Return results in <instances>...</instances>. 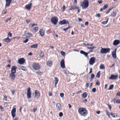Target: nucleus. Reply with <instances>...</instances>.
<instances>
[{
	"instance_id": "37",
	"label": "nucleus",
	"mask_w": 120,
	"mask_h": 120,
	"mask_svg": "<svg viewBox=\"0 0 120 120\" xmlns=\"http://www.w3.org/2000/svg\"><path fill=\"white\" fill-rule=\"evenodd\" d=\"M44 53L42 51H41L40 53L39 56L41 57H43L44 56Z\"/></svg>"
},
{
	"instance_id": "17",
	"label": "nucleus",
	"mask_w": 120,
	"mask_h": 120,
	"mask_svg": "<svg viewBox=\"0 0 120 120\" xmlns=\"http://www.w3.org/2000/svg\"><path fill=\"white\" fill-rule=\"evenodd\" d=\"M6 1V4L5 6H9L12 0H5Z\"/></svg>"
},
{
	"instance_id": "14",
	"label": "nucleus",
	"mask_w": 120,
	"mask_h": 120,
	"mask_svg": "<svg viewBox=\"0 0 120 120\" xmlns=\"http://www.w3.org/2000/svg\"><path fill=\"white\" fill-rule=\"evenodd\" d=\"M80 52L81 54H83L86 57H88V56L87 55L88 54V53L82 50H81L80 51Z\"/></svg>"
},
{
	"instance_id": "13",
	"label": "nucleus",
	"mask_w": 120,
	"mask_h": 120,
	"mask_svg": "<svg viewBox=\"0 0 120 120\" xmlns=\"http://www.w3.org/2000/svg\"><path fill=\"white\" fill-rule=\"evenodd\" d=\"M32 5V4L31 3L28 4L26 5L25 7L26 9L28 10H30L31 7Z\"/></svg>"
},
{
	"instance_id": "27",
	"label": "nucleus",
	"mask_w": 120,
	"mask_h": 120,
	"mask_svg": "<svg viewBox=\"0 0 120 120\" xmlns=\"http://www.w3.org/2000/svg\"><path fill=\"white\" fill-rule=\"evenodd\" d=\"M110 114L112 117L114 118L116 117L117 116V114L114 113H112V112H111Z\"/></svg>"
},
{
	"instance_id": "53",
	"label": "nucleus",
	"mask_w": 120,
	"mask_h": 120,
	"mask_svg": "<svg viewBox=\"0 0 120 120\" xmlns=\"http://www.w3.org/2000/svg\"><path fill=\"white\" fill-rule=\"evenodd\" d=\"M37 109V107H36L35 108V107H34L33 109V111L34 112H36V111Z\"/></svg>"
},
{
	"instance_id": "24",
	"label": "nucleus",
	"mask_w": 120,
	"mask_h": 120,
	"mask_svg": "<svg viewBox=\"0 0 120 120\" xmlns=\"http://www.w3.org/2000/svg\"><path fill=\"white\" fill-rule=\"evenodd\" d=\"M52 61H48L47 62V65L49 66H51L52 64Z\"/></svg>"
},
{
	"instance_id": "25",
	"label": "nucleus",
	"mask_w": 120,
	"mask_h": 120,
	"mask_svg": "<svg viewBox=\"0 0 120 120\" xmlns=\"http://www.w3.org/2000/svg\"><path fill=\"white\" fill-rule=\"evenodd\" d=\"M112 57L114 59H116V52H112Z\"/></svg>"
},
{
	"instance_id": "44",
	"label": "nucleus",
	"mask_w": 120,
	"mask_h": 120,
	"mask_svg": "<svg viewBox=\"0 0 120 120\" xmlns=\"http://www.w3.org/2000/svg\"><path fill=\"white\" fill-rule=\"evenodd\" d=\"M65 7L64 5H63V7L61 8V9L62 11H64L65 10Z\"/></svg>"
},
{
	"instance_id": "55",
	"label": "nucleus",
	"mask_w": 120,
	"mask_h": 120,
	"mask_svg": "<svg viewBox=\"0 0 120 120\" xmlns=\"http://www.w3.org/2000/svg\"><path fill=\"white\" fill-rule=\"evenodd\" d=\"M11 19V17L8 19L6 20L5 21V22H7L8 21H10Z\"/></svg>"
},
{
	"instance_id": "38",
	"label": "nucleus",
	"mask_w": 120,
	"mask_h": 120,
	"mask_svg": "<svg viewBox=\"0 0 120 120\" xmlns=\"http://www.w3.org/2000/svg\"><path fill=\"white\" fill-rule=\"evenodd\" d=\"M100 68L101 69H103L105 68V67L104 65L103 64H101L100 66Z\"/></svg>"
},
{
	"instance_id": "23",
	"label": "nucleus",
	"mask_w": 120,
	"mask_h": 120,
	"mask_svg": "<svg viewBox=\"0 0 120 120\" xmlns=\"http://www.w3.org/2000/svg\"><path fill=\"white\" fill-rule=\"evenodd\" d=\"M55 87H56V85L57 84L58 81V79L57 78H55Z\"/></svg>"
},
{
	"instance_id": "29",
	"label": "nucleus",
	"mask_w": 120,
	"mask_h": 120,
	"mask_svg": "<svg viewBox=\"0 0 120 120\" xmlns=\"http://www.w3.org/2000/svg\"><path fill=\"white\" fill-rule=\"evenodd\" d=\"M30 47L31 48H37V44H34L30 46Z\"/></svg>"
},
{
	"instance_id": "50",
	"label": "nucleus",
	"mask_w": 120,
	"mask_h": 120,
	"mask_svg": "<svg viewBox=\"0 0 120 120\" xmlns=\"http://www.w3.org/2000/svg\"><path fill=\"white\" fill-rule=\"evenodd\" d=\"M105 111L106 112V115H107L109 118H110L109 114V112H108L107 110H106Z\"/></svg>"
},
{
	"instance_id": "36",
	"label": "nucleus",
	"mask_w": 120,
	"mask_h": 120,
	"mask_svg": "<svg viewBox=\"0 0 120 120\" xmlns=\"http://www.w3.org/2000/svg\"><path fill=\"white\" fill-rule=\"evenodd\" d=\"M21 69L25 71H26L27 70L26 67L23 66L21 67Z\"/></svg>"
},
{
	"instance_id": "8",
	"label": "nucleus",
	"mask_w": 120,
	"mask_h": 120,
	"mask_svg": "<svg viewBox=\"0 0 120 120\" xmlns=\"http://www.w3.org/2000/svg\"><path fill=\"white\" fill-rule=\"evenodd\" d=\"M95 58L94 57H91L89 60V64H90L92 65L95 62Z\"/></svg>"
},
{
	"instance_id": "63",
	"label": "nucleus",
	"mask_w": 120,
	"mask_h": 120,
	"mask_svg": "<svg viewBox=\"0 0 120 120\" xmlns=\"http://www.w3.org/2000/svg\"><path fill=\"white\" fill-rule=\"evenodd\" d=\"M85 25L86 26H87L88 25V22H85Z\"/></svg>"
},
{
	"instance_id": "21",
	"label": "nucleus",
	"mask_w": 120,
	"mask_h": 120,
	"mask_svg": "<svg viewBox=\"0 0 120 120\" xmlns=\"http://www.w3.org/2000/svg\"><path fill=\"white\" fill-rule=\"evenodd\" d=\"M77 8V7L74 5H72L71 7H70L69 10H71L72 9L74 10Z\"/></svg>"
},
{
	"instance_id": "42",
	"label": "nucleus",
	"mask_w": 120,
	"mask_h": 120,
	"mask_svg": "<svg viewBox=\"0 0 120 120\" xmlns=\"http://www.w3.org/2000/svg\"><path fill=\"white\" fill-rule=\"evenodd\" d=\"M95 48V46H93L92 47H87V48L89 49H92V50L94 48Z\"/></svg>"
},
{
	"instance_id": "9",
	"label": "nucleus",
	"mask_w": 120,
	"mask_h": 120,
	"mask_svg": "<svg viewBox=\"0 0 120 120\" xmlns=\"http://www.w3.org/2000/svg\"><path fill=\"white\" fill-rule=\"evenodd\" d=\"M31 93L30 91V87H29L27 90V97L29 98L31 97Z\"/></svg>"
},
{
	"instance_id": "10",
	"label": "nucleus",
	"mask_w": 120,
	"mask_h": 120,
	"mask_svg": "<svg viewBox=\"0 0 120 120\" xmlns=\"http://www.w3.org/2000/svg\"><path fill=\"white\" fill-rule=\"evenodd\" d=\"M118 75H112L109 78V79H116L117 78Z\"/></svg>"
},
{
	"instance_id": "11",
	"label": "nucleus",
	"mask_w": 120,
	"mask_h": 120,
	"mask_svg": "<svg viewBox=\"0 0 120 120\" xmlns=\"http://www.w3.org/2000/svg\"><path fill=\"white\" fill-rule=\"evenodd\" d=\"M60 64L61 67L64 69L65 68L64 62V60L63 59H62L60 62Z\"/></svg>"
},
{
	"instance_id": "47",
	"label": "nucleus",
	"mask_w": 120,
	"mask_h": 120,
	"mask_svg": "<svg viewBox=\"0 0 120 120\" xmlns=\"http://www.w3.org/2000/svg\"><path fill=\"white\" fill-rule=\"evenodd\" d=\"M95 85L99 86L100 85V83L98 81H97L96 82Z\"/></svg>"
},
{
	"instance_id": "35",
	"label": "nucleus",
	"mask_w": 120,
	"mask_h": 120,
	"mask_svg": "<svg viewBox=\"0 0 120 120\" xmlns=\"http://www.w3.org/2000/svg\"><path fill=\"white\" fill-rule=\"evenodd\" d=\"M83 45H89V44L88 41H86L83 42Z\"/></svg>"
},
{
	"instance_id": "28",
	"label": "nucleus",
	"mask_w": 120,
	"mask_h": 120,
	"mask_svg": "<svg viewBox=\"0 0 120 120\" xmlns=\"http://www.w3.org/2000/svg\"><path fill=\"white\" fill-rule=\"evenodd\" d=\"M116 14V10H114L113 11L112 13V16H115Z\"/></svg>"
},
{
	"instance_id": "39",
	"label": "nucleus",
	"mask_w": 120,
	"mask_h": 120,
	"mask_svg": "<svg viewBox=\"0 0 120 120\" xmlns=\"http://www.w3.org/2000/svg\"><path fill=\"white\" fill-rule=\"evenodd\" d=\"M100 71H99L97 74V75L96 76V77H97L98 78H99L100 76Z\"/></svg>"
},
{
	"instance_id": "22",
	"label": "nucleus",
	"mask_w": 120,
	"mask_h": 120,
	"mask_svg": "<svg viewBox=\"0 0 120 120\" xmlns=\"http://www.w3.org/2000/svg\"><path fill=\"white\" fill-rule=\"evenodd\" d=\"M56 107L59 110L61 108V106L60 104V103H57L56 105Z\"/></svg>"
},
{
	"instance_id": "56",
	"label": "nucleus",
	"mask_w": 120,
	"mask_h": 120,
	"mask_svg": "<svg viewBox=\"0 0 120 120\" xmlns=\"http://www.w3.org/2000/svg\"><path fill=\"white\" fill-rule=\"evenodd\" d=\"M60 97L62 98L64 96V94L63 93H61L60 94Z\"/></svg>"
},
{
	"instance_id": "59",
	"label": "nucleus",
	"mask_w": 120,
	"mask_h": 120,
	"mask_svg": "<svg viewBox=\"0 0 120 120\" xmlns=\"http://www.w3.org/2000/svg\"><path fill=\"white\" fill-rule=\"evenodd\" d=\"M116 102L117 103H120V99L117 100L116 101Z\"/></svg>"
},
{
	"instance_id": "15",
	"label": "nucleus",
	"mask_w": 120,
	"mask_h": 120,
	"mask_svg": "<svg viewBox=\"0 0 120 120\" xmlns=\"http://www.w3.org/2000/svg\"><path fill=\"white\" fill-rule=\"evenodd\" d=\"M67 23V21L65 19H63L62 21H60L59 23V24L61 25L66 24Z\"/></svg>"
},
{
	"instance_id": "19",
	"label": "nucleus",
	"mask_w": 120,
	"mask_h": 120,
	"mask_svg": "<svg viewBox=\"0 0 120 120\" xmlns=\"http://www.w3.org/2000/svg\"><path fill=\"white\" fill-rule=\"evenodd\" d=\"M3 41L4 42H6L7 43H8L9 42L11 41L10 39L8 37L5 38L3 40Z\"/></svg>"
},
{
	"instance_id": "18",
	"label": "nucleus",
	"mask_w": 120,
	"mask_h": 120,
	"mask_svg": "<svg viewBox=\"0 0 120 120\" xmlns=\"http://www.w3.org/2000/svg\"><path fill=\"white\" fill-rule=\"evenodd\" d=\"M40 35L41 36H43L44 35V31L43 29H41L39 31Z\"/></svg>"
},
{
	"instance_id": "61",
	"label": "nucleus",
	"mask_w": 120,
	"mask_h": 120,
	"mask_svg": "<svg viewBox=\"0 0 120 120\" xmlns=\"http://www.w3.org/2000/svg\"><path fill=\"white\" fill-rule=\"evenodd\" d=\"M68 29V28L67 27L66 28H64L63 29V30H64L65 31H66Z\"/></svg>"
},
{
	"instance_id": "7",
	"label": "nucleus",
	"mask_w": 120,
	"mask_h": 120,
	"mask_svg": "<svg viewBox=\"0 0 120 120\" xmlns=\"http://www.w3.org/2000/svg\"><path fill=\"white\" fill-rule=\"evenodd\" d=\"M17 68L15 66H12L11 68V73L12 74H15L16 72Z\"/></svg>"
},
{
	"instance_id": "3",
	"label": "nucleus",
	"mask_w": 120,
	"mask_h": 120,
	"mask_svg": "<svg viewBox=\"0 0 120 120\" xmlns=\"http://www.w3.org/2000/svg\"><path fill=\"white\" fill-rule=\"evenodd\" d=\"M110 49L109 48H105L101 47L100 50V52L102 54H106L110 52Z\"/></svg>"
},
{
	"instance_id": "31",
	"label": "nucleus",
	"mask_w": 120,
	"mask_h": 120,
	"mask_svg": "<svg viewBox=\"0 0 120 120\" xmlns=\"http://www.w3.org/2000/svg\"><path fill=\"white\" fill-rule=\"evenodd\" d=\"M33 29L34 31L35 32H36L38 30V27H35L33 28Z\"/></svg>"
},
{
	"instance_id": "49",
	"label": "nucleus",
	"mask_w": 120,
	"mask_h": 120,
	"mask_svg": "<svg viewBox=\"0 0 120 120\" xmlns=\"http://www.w3.org/2000/svg\"><path fill=\"white\" fill-rule=\"evenodd\" d=\"M11 115L12 117L13 118H14V117H15V113H11Z\"/></svg>"
},
{
	"instance_id": "45",
	"label": "nucleus",
	"mask_w": 120,
	"mask_h": 120,
	"mask_svg": "<svg viewBox=\"0 0 120 120\" xmlns=\"http://www.w3.org/2000/svg\"><path fill=\"white\" fill-rule=\"evenodd\" d=\"M60 53L61 55L63 56H64L65 55V52L63 51H61L60 52Z\"/></svg>"
},
{
	"instance_id": "1",
	"label": "nucleus",
	"mask_w": 120,
	"mask_h": 120,
	"mask_svg": "<svg viewBox=\"0 0 120 120\" xmlns=\"http://www.w3.org/2000/svg\"><path fill=\"white\" fill-rule=\"evenodd\" d=\"M78 112L81 116L85 117L88 113L87 111L84 108H80L78 109Z\"/></svg>"
},
{
	"instance_id": "5",
	"label": "nucleus",
	"mask_w": 120,
	"mask_h": 120,
	"mask_svg": "<svg viewBox=\"0 0 120 120\" xmlns=\"http://www.w3.org/2000/svg\"><path fill=\"white\" fill-rule=\"evenodd\" d=\"M58 20L57 17H52L50 19V21L54 25H55L58 22Z\"/></svg>"
},
{
	"instance_id": "33",
	"label": "nucleus",
	"mask_w": 120,
	"mask_h": 120,
	"mask_svg": "<svg viewBox=\"0 0 120 120\" xmlns=\"http://www.w3.org/2000/svg\"><path fill=\"white\" fill-rule=\"evenodd\" d=\"M109 19V18H108L107 19V20L106 21H102L101 22V23L102 24H106L107 23Z\"/></svg>"
},
{
	"instance_id": "62",
	"label": "nucleus",
	"mask_w": 120,
	"mask_h": 120,
	"mask_svg": "<svg viewBox=\"0 0 120 120\" xmlns=\"http://www.w3.org/2000/svg\"><path fill=\"white\" fill-rule=\"evenodd\" d=\"M31 27H33L34 26H37V24H34V23H33L32 24H31Z\"/></svg>"
},
{
	"instance_id": "12",
	"label": "nucleus",
	"mask_w": 120,
	"mask_h": 120,
	"mask_svg": "<svg viewBox=\"0 0 120 120\" xmlns=\"http://www.w3.org/2000/svg\"><path fill=\"white\" fill-rule=\"evenodd\" d=\"M18 63L20 64H23L25 62V60L23 58L19 59L18 61Z\"/></svg>"
},
{
	"instance_id": "60",
	"label": "nucleus",
	"mask_w": 120,
	"mask_h": 120,
	"mask_svg": "<svg viewBox=\"0 0 120 120\" xmlns=\"http://www.w3.org/2000/svg\"><path fill=\"white\" fill-rule=\"evenodd\" d=\"M15 90H12L11 91L12 94H13L14 95L15 94Z\"/></svg>"
},
{
	"instance_id": "52",
	"label": "nucleus",
	"mask_w": 120,
	"mask_h": 120,
	"mask_svg": "<svg viewBox=\"0 0 120 120\" xmlns=\"http://www.w3.org/2000/svg\"><path fill=\"white\" fill-rule=\"evenodd\" d=\"M94 76H95L94 74H92L91 75V77L90 78V79H93Z\"/></svg>"
},
{
	"instance_id": "41",
	"label": "nucleus",
	"mask_w": 120,
	"mask_h": 120,
	"mask_svg": "<svg viewBox=\"0 0 120 120\" xmlns=\"http://www.w3.org/2000/svg\"><path fill=\"white\" fill-rule=\"evenodd\" d=\"M42 72H41L39 70L37 72H36V74H38V75L39 74H40V75H41L42 74Z\"/></svg>"
},
{
	"instance_id": "51",
	"label": "nucleus",
	"mask_w": 120,
	"mask_h": 120,
	"mask_svg": "<svg viewBox=\"0 0 120 120\" xmlns=\"http://www.w3.org/2000/svg\"><path fill=\"white\" fill-rule=\"evenodd\" d=\"M100 14L98 13L96 14L95 15V16L97 17H100Z\"/></svg>"
},
{
	"instance_id": "57",
	"label": "nucleus",
	"mask_w": 120,
	"mask_h": 120,
	"mask_svg": "<svg viewBox=\"0 0 120 120\" xmlns=\"http://www.w3.org/2000/svg\"><path fill=\"white\" fill-rule=\"evenodd\" d=\"M12 34L9 32L8 34V37L9 36L10 37H11L12 36Z\"/></svg>"
},
{
	"instance_id": "54",
	"label": "nucleus",
	"mask_w": 120,
	"mask_h": 120,
	"mask_svg": "<svg viewBox=\"0 0 120 120\" xmlns=\"http://www.w3.org/2000/svg\"><path fill=\"white\" fill-rule=\"evenodd\" d=\"M28 32L27 30L25 31L24 32V36H25L27 34V33H28Z\"/></svg>"
},
{
	"instance_id": "46",
	"label": "nucleus",
	"mask_w": 120,
	"mask_h": 120,
	"mask_svg": "<svg viewBox=\"0 0 120 120\" xmlns=\"http://www.w3.org/2000/svg\"><path fill=\"white\" fill-rule=\"evenodd\" d=\"M29 40L28 39H26L24 41H23V43H26Z\"/></svg>"
},
{
	"instance_id": "58",
	"label": "nucleus",
	"mask_w": 120,
	"mask_h": 120,
	"mask_svg": "<svg viewBox=\"0 0 120 120\" xmlns=\"http://www.w3.org/2000/svg\"><path fill=\"white\" fill-rule=\"evenodd\" d=\"M63 115V113L62 112H60L59 113V116L60 117H61Z\"/></svg>"
},
{
	"instance_id": "4",
	"label": "nucleus",
	"mask_w": 120,
	"mask_h": 120,
	"mask_svg": "<svg viewBox=\"0 0 120 120\" xmlns=\"http://www.w3.org/2000/svg\"><path fill=\"white\" fill-rule=\"evenodd\" d=\"M32 66L34 69L35 70H38L40 68V66L39 64L37 63H34L32 64Z\"/></svg>"
},
{
	"instance_id": "16",
	"label": "nucleus",
	"mask_w": 120,
	"mask_h": 120,
	"mask_svg": "<svg viewBox=\"0 0 120 120\" xmlns=\"http://www.w3.org/2000/svg\"><path fill=\"white\" fill-rule=\"evenodd\" d=\"M120 42L119 40H116L114 41L113 44L114 45H116L119 44Z\"/></svg>"
},
{
	"instance_id": "6",
	"label": "nucleus",
	"mask_w": 120,
	"mask_h": 120,
	"mask_svg": "<svg viewBox=\"0 0 120 120\" xmlns=\"http://www.w3.org/2000/svg\"><path fill=\"white\" fill-rule=\"evenodd\" d=\"M34 96L37 98L39 97L40 96V92L39 91L37 90H35L34 93L33 94Z\"/></svg>"
},
{
	"instance_id": "40",
	"label": "nucleus",
	"mask_w": 120,
	"mask_h": 120,
	"mask_svg": "<svg viewBox=\"0 0 120 120\" xmlns=\"http://www.w3.org/2000/svg\"><path fill=\"white\" fill-rule=\"evenodd\" d=\"M27 34L28 35V36H26V38H28V37H30L32 36V35L29 32H28V33H27Z\"/></svg>"
},
{
	"instance_id": "32",
	"label": "nucleus",
	"mask_w": 120,
	"mask_h": 120,
	"mask_svg": "<svg viewBox=\"0 0 120 120\" xmlns=\"http://www.w3.org/2000/svg\"><path fill=\"white\" fill-rule=\"evenodd\" d=\"M16 112V109L15 108H13L11 111V113H15Z\"/></svg>"
},
{
	"instance_id": "43",
	"label": "nucleus",
	"mask_w": 120,
	"mask_h": 120,
	"mask_svg": "<svg viewBox=\"0 0 120 120\" xmlns=\"http://www.w3.org/2000/svg\"><path fill=\"white\" fill-rule=\"evenodd\" d=\"M108 5L106 4H105V5H104V6L103 8L102 9L103 10L105 9L106 8H107L108 7Z\"/></svg>"
},
{
	"instance_id": "20",
	"label": "nucleus",
	"mask_w": 120,
	"mask_h": 120,
	"mask_svg": "<svg viewBox=\"0 0 120 120\" xmlns=\"http://www.w3.org/2000/svg\"><path fill=\"white\" fill-rule=\"evenodd\" d=\"M15 74H12L11 73L9 74V76L11 79L14 80L15 77Z\"/></svg>"
},
{
	"instance_id": "2",
	"label": "nucleus",
	"mask_w": 120,
	"mask_h": 120,
	"mask_svg": "<svg viewBox=\"0 0 120 120\" xmlns=\"http://www.w3.org/2000/svg\"><path fill=\"white\" fill-rule=\"evenodd\" d=\"M89 5L88 0H84L81 4L80 6L82 9L87 8Z\"/></svg>"
},
{
	"instance_id": "34",
	"label": "nucleus",
	"mask_w": 120,
	"mask_h": 120,
	"mask_svg": "<svg viewBox=\"0 0 120 120\" xmlns=\"http://www.w3.org/2000/svg\"><path fill=\"white\" fill-rule=\"evenodd\" d=\"M114 86V85L113 84H111L109 86V88L108 89V90H112L113 89Z\"/></svg>"
},
{
	"instance_id": "30",
	"label": "nucleus",
	"mask_w": 120,
	"mask_h": 120,
	"mask_svg": "<svg viewBox=\"0 0 120 120\" xmlns=\"http://www.w3.org/2000/svg\"><path fill=\"white\" fill-rule=\"evenodd\" d=\"M113 7H112L111 8L109 9L106 12V14H108L109 13L110 11L112 9H113Z\"/></svg>"
},
{
	"instance_id": "64",
	"label": "nucleus",
	"mask_w": 120,
	"mask_h": 120,
	"mask_svg": "<svg viewBox=\"0 0 120 120\" xmlns=\"http://www.w3.org/2000/svg\"><path fill=\"white\" fill-rule=\"evenodd\" d=\"M30 20H26V23L27 24H28L30 22Z\"/></svg>"
},
{
	"instance_id": "26",
	"label": "nucleus",
	"mask_w": 120,
	"mask_h": 120,
	"mask_svg": "<svg viewBox=\"0 0 120 120\" xmlns=\"http://www.w3.org/2000/svg\"><path fill=\"white\" fill-rule=\"evenodd\" d=\"M87 95V93L85 92L83 93L82 94V96L83 97V98H85L86 97Z\"/></svg>"
},
{
	"instance_id": "48",
	"label": "nucleus",
	"mask_w": 120,
	"mask_h": 120,
	"mask_svg": "<svg viewBox=\"0 0 120 120\" xmlns=\"http://www.w3.org/2000/svg\"><path fill=\"white\" fill-rule=\"evenodd\" d=\"M96 89L95 88H94L92 90V91L93 92H95L96 91Z\"/></svg>"
}]
</instances>
